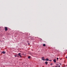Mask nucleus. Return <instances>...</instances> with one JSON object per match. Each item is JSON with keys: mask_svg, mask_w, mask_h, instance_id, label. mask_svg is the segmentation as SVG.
Returning a JSON list of instances; mask_svg holds the SVG:
<instances>
[{"mask_svg": "<svg viewBox=\"0 0 67 67\" xmlns=\"http://www.w3.org/2000/svg\"><path fill=\"white\" fill-rule=\"evenodd\" d=\"M18 56H19L20 57H22V55H21V53H19L17 55Z\"/></svg>", "mask_w": 67, "mask_h": 67, "instance_id": "nucleus-1", "label": "nucleus"}, {"mask_svg": "<svg viewBox=\"0 0 67 67\" xmlns=\"http://www.w3.org/2000/svg\"><path fill=\"white\" fill-rule=\"evenodd\" d=\"M4 27L5 28V31H7L8 27Z\"/></svg>", "mask_w": 67, "mask_h": 67, "instance_id": "nucleus-2", "label": "nucleus"}, {"mask_svg": "<svg viewBox=\"0 0 67 67\" xmlns=\"http://www.w3.org/2000/svg\"><path fill=\"white\" fill-rule=\"evenodd\" d=\"M2 54H4L5 53V51H2Z\"/></svg>", "mask_w": 67, "mask_h": 67, "instance_id": "nucleus-3", "label": "nucleus"}, {"mask_svg": "<svg viewBox=\"0 0 67 67\" xmlns=\"http://www.w3.org/2000/svg\"><path fill=\"white\" fill-rule=\"evenodd\" d=\"M42 60H45V59H44V57H43L42 58Z\"/></svg>", "mask_w": 67, "mask_h": 67, "instance_id": "nucleus-4", "label": "nucleus"}, {"mask_svg": "<svg viewBox=\"0 0 67 67\" xmlns=\"http://www.w3.org/2000/svg\"><path fill=\"white\" fill-rule=\"evenodd\" d=\"M53 62H54V63H56V59H54L53 60Z\"/></svg>", "mask_w": 67, "mask_h": 67, "instance_id": "nucleus-5", "label": "nucleus"}, {"mask_svg": "<svg viewBox=\"0 0 67 67\" xmlns=\"http://www.w3.org/2000/svg\"><path fill=\"white\" fill-rule=\"evenodd\" d=\"M45 60H46V61H48V59L46 58V59H45Z\"/></svg>", "mask_w": 67, "mask_h": 67, "instance_id": "nucleus-6", "label": "nucleus"}, {"mask_svg": "<svg viewBox=\"0 0 67 67\" xmlns=\"http://www.w3.org/2000/svg\"><path fill=\"white\" fill-rule=\"evenodd\" d=\"M45 63L46 64V65H47V64H48V62H45Z\"/></svg>", "mask_w": 67, "mask_h": 67, "instance_id": "nucleus-7", "label": "nucleus"}, {"mask_svg": "<svg viewBox=\"0 0 67 67\" xmlns=\"http://www.w3.org/2000/svg\"><path fill=\"white\" fill-rule=\"evenodd\" d=\"M43 46H46V45L45 44H43Z\"/></svg>", "mask_w": 67, "mask_h": 67, "instance_id": "nucleus-8", "label": "nucleus"}, {"mask_svg": "<svg viewBox=\"0 0 67 67\" xmlns=\"http://www.w3.org/2000/svg\"><path fill=\"white\" fill-rule=\"evenodd\" d=\"M28 58H31V56H29L28 57Z\"/></svg>", "mask_w": 67, "mask_h": 67, "instance_id": "nucleus-9", "label": "nucleus"}, {"mask_svg": "<svg viewBox=\"0 0 67 67\" xmlns=\"http://www.w3.org/2000/svg\"><path fill=\"white\" fill-rule=\"evenodd\" d=\"M14 56L15 57H17V56L16 55H14Z\"/></svg>", "mask_w": 67, "mask_h": 67, "instance_id": "nucleus-10", "label": "nucleus"}, {"mask_svg": "<svg viewBox=\"0 0 67 67\" xmlns=\"http://www.w3.org/2000/svg\"><path fill=\"white\" fill-rule=\"evenodd\" d=\"M50 65H51V66H52V65H53V63H51Z\"/></svg>", "mask_w": 67, "mask_h": 67, "instance_id": "nucleus-11", "label": "nucleus"}, {"mask_svg": "<svg viewBox=\"0 0 67 67\" xmlns=\"http://www.w3.org/2000/svg\"><path fill=\"white\" fill-rule=\"evenodd\" d=\"M57 60H58V58H57Z\"/></svg>", "mask_w": 67, "mask_h": 67, "instance_id": "nucleus-12", "label": "nucleus"}, {"mask_svg": "<svg viewBox=\"0 0 67 67\" xmlns=\"http://www.w3.org/2000/svg\"><path fill=\"white\" fill-rule=\"evenodd\" d=\"M59 67H60V65H59Z\"/></svg>", "mask_w": 67, "mask_h": 67, "instance_id": "nucleus-13", "label": "nucleus"}, {"mask_svg": "<svg viewBox=\"0 0 67 67\" xmlns=\"http://www.w3.org/2000/svg\"><path fill=\"white\" fill-rule=\"evenodd\" d=\"M66 58H67V57H66Z\"/></svg>", "mask_w": 67, "mask_h": 67, "instance_id": "nucleus-14", "label": "nucleus"}, {"mask_svg": "<svg viewBox=\"0 0 67 67\" xmlns=\"http://www.w3.org/2000/svg\"><path fill=\"white\" fill-rule=\"evenodd\" d=\"M55 67H58V66H55Z\"/></svg>", "mask_w": 67, "mask_h": 67, "instance_id": "nucleus-15", "label": "nucleus"}, {"mask_svg": "<svg viewBox=\"0 0 67 67\" xmlns=\"http://www.w3.org/2000/svg\"><path fill=\"white\" fill-rule=\"evenodd\" d=\"M50 62H52V60L50 61Z\"/></svg>", "mask_w": 67, "mask_h": 67, "instance_id": "nucleus-16", "label": "nucleus"}, {"mask_svg": "<svg viewBox=\"0 0 67 67\" xmlns=\"http://www.w3.org/2000/svg\"><path fill=\"white\" fill-rule=\"evenodd\" d=\"M0 29H1V27H0Z\"/></svg>", "mask_w": 67, "mask_h": 67, "instance_id": "nucleus-17", "label": "nucleus"}]
</instances>
